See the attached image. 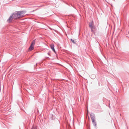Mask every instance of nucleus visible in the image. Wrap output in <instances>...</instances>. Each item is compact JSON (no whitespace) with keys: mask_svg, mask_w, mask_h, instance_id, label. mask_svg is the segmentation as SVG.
<instances>
[{"mask_svg":"<svg viewBox=\"0 0 129 129\" xmlns=\"http://www.w3.org/2000/svg\"><path fill=\"white\" fill-rule=\"evenodd\" d=\"M31 129H36V128H32Z\"/></svg>","mask_w":129,"mask_h":129,"instance_id":"9","label":"nucleus"},{"mask_svg":"<svg viewBox=\"0 0 129 129\" xmlns=\"http://www.w3.org/2000/svg\"><path fill=\"white\" fill-rule=\"evenodd\" d=\"M94 25L93 22L92 20H91L90 22L89 23V26L90 27L93 26Z\"/></svg>","mask_w":129,"mask_h":129,"instance_id":"3","label":"nucleus"},{"mask_svg":"<svg viewBox=\"0 0 129 129\" xmlns=\"http://www.w3.org/2000/svg\"><path fill=\"white\" fill-rule=\"evenodd\" d=\"M48 54L49 55V53H48Z\"/></svg>","mask_w":129,"mask_h":129,"instance_id":"11","label":"nucleus"},{"mask_svg":"<svg viewBox=\"0 0 129 129\" xmlns=\"http://www.w3.org/2000/svg\"><path fill=\"white\" fill-rule=\"evenodd\" d=\"M91 28V30L92 31H93L94 28L93 26L90 27Z\"/></svg>","mask_w":129,"mask_h":129,"instance_id":"7","label":"nucleus"},{"mask_svg":"<svg viewBox=\"0 0 129 129\" xmlns=\"http://www.w3.org/2000/svg\"><path fill=\"white\" fill-rule=\"evenodd\" d=\"M50 47L52 50L54 52H55V50L54 48V46L53 45H51Z\"/></svg>","mask_w":129,"mask_h":129,"instance_id":"5","label":"nucleus"},{"mask_svg":"<svg viewBox=\"0 0 129 129\" xmlns=\"http://www.w3.org/2000/svg\"><path fill=\"white\" fill-rule=\"evenodd\" d=\"M53 116V115H52V116Z\"/></svg>","mask_w":129,"mask_h":129,"instance_id":"12","label":"nucleus"},{"mask_svg":"<svg viewBox=\"0 0 129 129\" xmlns=\"http://www.w3.org/2000/svg\"><path fill=\"white\" fill-rule=\"evenodd\" d=\"M35 40H34L31 43V45L29 48V49L30 51H31L33 49L35 43Z\"/></svg>","mask_w":129,"mask_h":129,"instance_id":"2","label":"nucleus"},{"mask_svg":"<svg viewBox=\"0 0 129 129\" xmlns=\"http://www.w3.org/2000/svg\"><path fill=\"white\" fill-rule=\"evenodd\" d=\"M76 41H75L74 40H73V43H74L75 44V43L76 44H77V43H76Z\"/></svg>","mask_w":129,"mask_h":129,"instance_id":"8","label":"nucleus"},{"mask_svg":"<svg viewBox=\"0 0 129 129\" xmlns=\"http://www.w3.org/2000/svg\"><path fill=\"white\" fill-rule=\"evenodd\" d=\"M90 116L91 117V119L93 120V119H94V118H95V117H94L95 115H94V114L93 113H91L90 114Z\"/></svg>","mask_w":129,"mask_h":129,"instance_id":"4","label":"nucleus"},{"mask_svg":"<svg viewBox=\"0 0 129 129\" xmlns=\"http://www.w3.org/2000/svg\"><path fill=\"white\" fill-rule=\"evenodd\" d=\"M25 13V12L24 11L16 12L10 17L7 20L8 22H10L13 19H16L22 17L24 16Z\"/></svg>","mask_w":129,"mask_h":129,"instance_id":"1","label":"nucleus"},{"mask_svg":"<svg viewBox=\"0 0 129 129\" xmlns=\"http://www.w3.org/2000/svg\"><path fill=\"white\" fill-rule=\"evenodd\" d=\"M71 41L72 42H73V39H71Z\"/></svg>","mask_w":129,"mask_h":129,"instance_id":"10","label":"nucleus"},{"mask_svg":"<svg viewBox=\"0 0 129 129\" xmlns=\"http://www.w3.org/2000/svg\"><path fill=\"white\" fill-rule=\"evenodd\" d=\"M92 120V123H93V124L94 125V126H95L96 125V124L95 121L94 119H93V120Z\"/></svg>","mask_w":129,"mask_h":129,"instance_id":"6","label":"nucleus"}]
</instances>
